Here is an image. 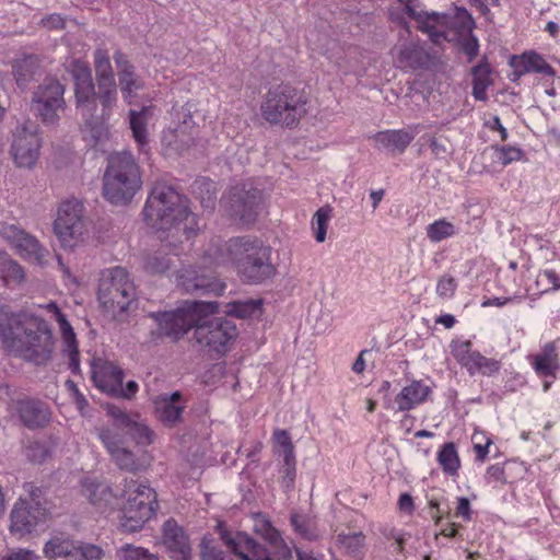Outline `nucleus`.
I'll return each mask as SVG.
<instances>
[{
    "instance_id": "nucleus-1",
    "label": "nucleus",
    "mask_w": 560,
    "mask_h": 560,
    "mask_svg": "<svg viewBox=\"0 0 560 560\" xmlns=\"http://www.w3.org/2000/svg\"><path fill=\"white\" fill-rule=\"evenodd\" d=\"M218 308L217 302L185 301L174 311L151 313L150 317L158 324V330L153 335L178 340L190 328H195L192 339L196 345L223 354L226 346L238 332L232 320L213 317Z\"/></svg>"
},
{
    "instance_id": "nucleus-2",
    "label": "nucleus",
    "mask_w": 560,
    "mask_h": 560,
    "mask_svg": "<svg viewBox=\"0 0 560 560\" xmlns=\"http://www.w3.org/2000/svg\"><path fill=\"white\" fill-rule=\"evenodd\" d=\"M82 494L100 512L119 509L120 527L129 533L141 529L158 509L154 490L136 480H126L121 494L117 495L107 483L86 478Z\"/></svg>"
},
{
    "instance_id": "nucleus-3",
    "label": "nucleus",
    "mask_w": 560,
    "mask_h": 560,
    "mask_svg": "<svg viewBox=\"0 0 560 560\" xmlns=\"http://www.w3.org/2000/svg\"><path fill=\"white\" fill-rule=\"evenodd\" d=\"M143 215L149 225L162 232L159 237L170 247L176 246V242H182L183 236L189 240L198 229L187 198L165 183H156L153 186Z\"/></svg>"
},
{
    "instance_id": "nucleus-4",
    "label": "nucleus",
    "mask_w": 560,
    "mask_h": 560,
    "mask_svg": "<svg viewBox=\"0 0 560 560\" xmlns=\"http://www.w3.org/2000/svg\"><path fill=\"white\" fill-rule=\"evenodd\" d=\"M271 247L252 236H238L224 244L213 243L205 252L203 266L232 262L249 283H261L276 275Z\"/></svg>"
},
{
    "instance_id": "nucleus-5",
    "label": "nucleus",
    "mask_w": 560,
    "mask_h": 560,
    "mask_svg": "<svg viewBox=\"0 0 560 560\" xmlns=\"http://www.w3.org/2000/svg\"><path fill=\"white\" fill-rule=\"evenodd\" d=\"M138 163L130 152L110 154L103 176V195L114 205L129 202L141 188Z\"/></svg>"
},
{
    "instance_id": "nucleus-6",
    "label": "nucleus",
    "mask_w": 560,
    "mask_h": 560,
    "mask_svg": "<svg viewBox=\"0 0 560 560\" xmlns=\"http://www.w3.org/2000/svg\"><path fill=\"white\" fill-rule=\"evenodd\" d=\"M305 104L303 91L289 84H278L265 94L260 112L262 118L271 125L293 127L305 115Z\"/></svg>"
},
{
    "instance_id": "nucleus-7",
    "label": "nucleus",
    "mask_w": 560,
    "mask_h": 560,
    "mask_svg": "<svg viewBox=\"0 0 560 560\" xmlns=\"http://www.w3.org/2000/svg\"><path fill=\"white\" fill-rule=\"evenodd\" d=\"M98 301L114 318L125 314L136 300V288L122 267L103 272L98 284Z\"/></svg>"
},
{
    "instance_id": "nucleus-8",
    "label": "nucleus",
    "mask_w": 560,
    "mask_h": 560,
    "mask_svg": "<svg viewBox=\"0 0 560 560\" xmlns=\"http://www.w3.org/2000/svg\"><path fill=\"white\" fill-rule=\"evenodd\" d=\"M16 343L18 347H13L12 353L36 364H43L50 359L55 341L48 323L40 317L32 316L24 322V330Z\"/></svg>"
},
{
    "instance_id": "nucleus-9",
    "label": "nucleus",
    "mask_w": 560,
    "mask_h": 560,
    "mask_svg": "<svg viewBox=\"0 0 560 560\" xmlns=\"http://www.w3.org/2000/svg\"><path fill=\"white\" fill-rule=\"evenodd\" d=\"M66 88L55 78H46L33 92L31 110L46 125H55L65 109Z\"/></svg>"
},
{
    "instance_id": "nucleus-10",
    "label": "nucleus",
    "mask_w": 560,
    "mask_h": 560,
    "mask_svg": "<svg viewBox=\"0 0 560 560\" xmlns=\"http://www.w3.org/2000/svg\"><path fill=\"white\" fill-rule=\"evenodd\" d=\"M70 72L74 81V94L77 107L84 119V125L94 131L98 117L96 116V92L90 67L81 61L73 60L70 63Z\"/></svg>"
},
{
    "instance_id": "nucleus-11",
    "label": "nucleus",
    "mask_w": 560,
    "mask_h": 560,
    "mask_svg": "<svg viewBox=\"0 0 560 560\" xmlns=\"http://www.w3.org/2000/svg\"><path fill=\"white\" fill-rule=\"evenodd\" d=\"M261 202V190L252 183H243L230 189L226 197V209L242 223L250 224L257 219Z\"/></svg>"
},
{
    "instance_id": "nucleus-12",
    "label": "nucleus",
    "mask_w": 560,
    "mask_h": 560,
    "mask_svg": "<svg viewBox=\"0 0 560 560\" xmlns=\"http://www.w3.org/2000/svg\"><path fill=\"white\" fill-rule=\"evenodd\" d=\"M221 539L230 550L244 560H285L291 557V552L284 545L278 548L264 546L245 533L232 535L228 532L221 533Z\"/></svg>"
},
{
    "instance_id": "nucleus-13",
    "label": "nucleus",
    "mask_w": 560,
    "mask_h": 560,
    "mask_svg": "<svg viewBox=\"0 0 560 560\" xmlns=\"http://www.w3.org/2000/svg\"><path fill=\"white\" fill-rule=\"evenodd\" d=\"M44 553L54 560H101L104 550L94 544L56 535L46 542Z\"/></svg>"
},
{
    "instance_id": "nucleus-14",
    "label": "nucleus",
    "mask_w": 560,
    "mask_h": 560,
    "mask_svg": "<svg viewBox=\"0 0 560 560\" xmlns=\"http://www.w3.org/2000/svg\"><path fill=\"white\" fill-rule=\"evenodd\" d=\"M82 215L83 203L81 201L69 200L61 203L54 230L65 247H73L77 240L82 236L84 231Z\"/></svg>"
},
{
    "instance_id": "nucleus-15",
    "label": "nucleus",
    "mask_w": 560,
    "mask_h": 560,
    "mask_svg": "<svg viewBox=\"0 0 560 560\" xmlns=\"http://www.w3.org/2000/svg\"><path fill=\"white\" fill-rule=\"evenodd\" d=\"M40 138L35 122L26 121L13 133L11 154L19 167L32 168L38 156Z\"/></svg>"
},
{
    "instance_id": "nucleus-16",
    "label": "nucleus",
    "mask_w": 560,
    "mask_h": 560,
    "mask_svg": "<svg viewBox=\"0 0 560 560\" xmlns=\"http://www.w3.org/2000/svg\"><path fill=\"white\" fill-rule=\"evenodd\" d=\"M439 25L432 31L440 34L436 42H432L435 45H440L442 42H453L457 36L465 35L472 32L475 27V21L470 13L460 7H455L452 13L439 14Z\"/></svg>"
},
{
    "instance_id": "nucleus-17",
    "label": "nucleus",
    "mask_w": 560,
    "mask_h": 560,
    "mask_svg": "<svg viewBox=\"0 0 560 560\" xmlns=\"http://www.w3.org/2000/svg\"><path fill=\"white\" fill-rule=\"evenodd\" d=\"M46 508L43 504L33 506L25 499H20L13 506L10 515V529L13 534L24 536L30 534L39 523L46 518Z\"/></svg>"
},
{
    "instance_id": "nucleus-18",
    "label": "nucleus",
    "mask_w": 560,
    "mask_h": 560,
    "mask_svg": "<svg viewBox=\"0 0 560 560\" xmlns=\"http://www.w3.org/2000/svg\"><path fill=\"white\" fill-rule=\"evenodd\" d=\"M114 60L122 98L130 105L137 97L138 92L144 89V81L137 74L135 66L122 51L116 50Z\"/></svg>"
},
{
    "instance_id": "nucleus-19",
    "label": "nucleus",
    "mask_w": 560,
    "mask_h": 560,
    "mask_svg": "<svg viewBox=\"0 0 560 560\" xmlns=\"http://www.w3.org/2000/svg\"><path fill=\"white\" fill-rule=\"evenodd\" d=\"M434 57L417 42H404L395 47V62L404 70L427 69Z\"/></svg>"
},
{
    "instance_id": "nucleus-20",
    "label": "nucleus",
    "mask_w": 560,
    "mask_h": 560,
    "mask_svg": "<svg viewBox=\"0 0 560 560\" xmlns=\"http://www.w3.org/2000/svg\"><path fill=\"white\" fill-rule=\"evenodd\" d=\"M92 381L102 392L115 396L124 380V371L113 362L102 359L91 361Z\"/></svg>"
},
{
    "instance_id": "nucleus-21",
    "label": "nucleus",
    "mask_w": 560,
    "mask_h": 560,
    "mask_svg": "<svg viewBox=\"0 0 560 560\" xmlns=\"http://www.w3.org/2000/svg\"><path fill=\"white\" fill-rule=\"evenodd\" d=\"M162 539L173 560L191 559L189 538L175 520L170 518L164 522Z\"/></svg>"
},
{
    "instance_id": "nucleus-22",
    "label": "nucleus",
    "mask_w": 560,
    "mask_h": 560,
    "mask_svg": "<svg viewBox=\"0 0 560 560\" xmlns=\"http://www.w3.org/2000/svg\"><path fill=\"white\" fill-rule=\"evenodd\" d=\"M15 408L21 422L28 429L44 428L50 421V409L40 399L30 397L19 399Z\"/></svg>"
},
{
    "instance_id": "nucleus-23",
    "label": "nucleus",
    "mask_w": 560,
    "mask_h": 560,
    "mask_svg": "<svg viewBox=\"0 0 560 560\" xmlns=\"http://www.w3.org/2000/svg\"><path fill=\"white\" fill-rule=\"evenodd\" d=\"M31 316L24 313H15L8 305H0V337L8 351L16 346V340L24 330V322Z\"/></svg>"
},
{
    "instance_id": "nucleus-24",
    "label": "nucleus",
    "mask_w": 560,
    "mask_h": 560,
    "mask_svg": "<svg viewBox=\"0 0 560 560\" xmlns=\"http://www.w3.org/2000/svg\"><path fill=\"white\" fill-rule=\"evenodd\" d=\"M50 306L54 308L56 320L59 324V328L62 335V340L65 345L63 352L67 353L68 355L69 369L71 370L72 373L77 374L80 372V360L75 335L70 323L61 313V311L57 307V305L50 304Z\"/></svg>"
},
{
    "instance_id": "nucleus-25",
    "label": "nucleus",
    "mask_w": 560,
    "mask_h": 560,
    "mask_svg": "<svg viewBox=\"0 0 560 560\" xmlns=\"http://www.w3.org/2000/svg\"><path fill=\"white\" fill-rule=\"evenodd\" d=\"M154 106H143L140 110H129V124L135 141L140 151L147 152L148 147V122L153 116Z\"/></svg>"
},
{
    "instance_id": "nucleus-26",
    "label": "nucleus",
    "mask_w": 560,
    "mask_h": 560,
    "mask_svg": "<svg viewBox=\"0 0 560 560\" xmlns=\"http://www.w3.org/2000/svg\"><path fill=\"white\" fill-rule=\"evenodd\" d=\"M180 285L188 293L205 294L217 292L219 284L211 275H198L196 271L186 270L180 277Z\"/></svg>"
},
{
    "instance_id": "nucleus-27",
    "label": "nucleus",
    "mask_w": 560,
    "mask_h": 560,
    "mask_svg": "<svg viewBox=\"0 0 560 560\" xmlns=\"http://www.w3.org/2000/svg\"><path fill=\"white\" fill-rule=\"evenodd\" d=\"M96 101L100 100L103 109L98 117V124L94 126L93 137L98 138L103 128V120L109 116L112 107L117 102V84L116 81L97 83Z\"/></svg>"
},
{
    "instance_id": "nucleus-28",
    "label": "nucleus",
    "mask_w": 560,
    "mask_h": 560,
    "mask_svg": "<svg viewBox=\"0 0 560 560\" xmlns=\"http://www.w3.org/2000/svg\"><path fill=\"white\" fill-rule=\"evenodd\" d=\"M431 388L421 381H413L406 386L396 397L399 411H408L415 406L421 404L429 396Z\"/></svg>"
},
{
    "instance_id": "nucleus-29",
    "label": "nucleus",
    "mask_w": 560,
    "mask_h": 560,
    "mask_svg": "<svg viewBox=\"0 0 560 560\" xmlns=\"http://www.w3.org/2000/svg\"><path fill=\"white\" fill-rule=\"evenodd\" d=\"M491 67L486 56L481 61L471 68L472 75V96L477 101L486 102L488 100L487 90L492 85Z\"/></svg>"
},
{
    "instance_id": "nucleus-30",
    "label": "nucleus",
    "mask_w": 560,
    "mask_h": 560,
    "mask_svg": "<svg viewBox=\"0 0 560 560\" xmlns=\"http://www.w3.org/2000/svg\"><path fill=\"white\" fill-rule=\"evenodd\" d=\"M197 133L192 130H185V126H177L163 133L162 142L171 151L183 153L194 145Z\"/></svg>"
},
{
    "instance_id": "nucleus-31",
    "label": "nucleus",
    "mask_w": 560,
    "mask_h": 560,
    "mask_svg": "<svg viewBox=\"0 0 560 560\" xmlns=\"http://www.w3.org/2000/svg\"><path fill=\"white\" fill-rule=\"evenodd\" d=\"M13 73L19 86H26L40 74V62L37 56L28 55L16 59L13 63Z\"/></svg>"
},
{
    "instance_id": "nucleus-32",
    "label": "nucleus",
    "mask_w": 560,
    "mask_h": 560,
    "mask_svg": "<svg viewBox=\"0 0 560 560\" xmlns=\"http://www.w3.org/2000/svg\"><path fill=\"white\" fill-rule=\"evenodd\" d=\"M336 545L347 556L360 559L365 551V535L362 532H341L336 535Z\"/></svg>"
},
{
    "instance_id": "nucleus-33",
    "label": "nucleus",
    "mask_w": 560,
    "mask_h": 560,
    "mask_svg": "<svg viewBox=\"0 0 560 560\" xmlns=\"http://www.w3.org/2000/svg\"><path fill=\"white\" fill-rule=\"evenodd\" d=\"M374 139L381 147L392 152H404L413 140V135L404 130H387L376 133Z\"/></svg>"
},
{
    "instance_id": "nucleus-34",
    "label": "nucleus",
    "mask_w": 560,
    "mask_h": 560,
    "mask_svg": "<svg viewBox=\"0 0 560 560\" xmlns=\"http://www.w3.org/2000/svg\"><path fill=\"white\" fill-rule=\"evenodd\" d=\"M406 13L413 19L418 24V30H420L423 33H427L431 39V42H436L440 34L435 33V31H432L436 25H439V21L443 18H439V13L432 12H424V11H417L409 2L405 5Z\"/></svg>"
},
{
    "instance_id": "nucleus-35",
    "label": "nucleus",
    "mask_w": 560,
    "mask_h": 560,
    "mask_svg": "<svg viewBox=\"0 0 560 560\" xmlns=\"http://www.w3.org/2000/svg\"><path fill=\"white\" fill-rule=\"evenodd\" d=\"M262 299L237 300L228 304L226 314L238 318H259L262 315Z\"/></svg>"
},
{
    "instance_id": "nucleus-36",
    "label": "nucleus",
    "mask_w": 560,
    "mask_h": 560,
    "mask_svg": "<svg viewBox=\"0 0 560 560\" xmlns=\"http://www.w3.org/2000/svg\"><path fill=\"white\" fill-rule=\"evenodd\" d=\"M534 368L539 375L553 376L559 368L558 354L552 342L546 343L539 354L534 357Z\"/></svg>"
},
{
    "instance_id": "nucleus-37",
    "label": "nucleus",
    "mask_w": 560,
    "mask_h": 560,
    "mask_svg": "<svg viewBox=\"0 0 560 560\" xmlns=\"http://www.w3.org/2000/svg\"><path fill=\"white\" fill-rule=\"evenodd\" d=\"M14 247L23 257L33 259L38 264H44L48 255V250L44 248L34 236L26 232L22 234Z\"/></svg>"
},
{
    "instance_id": "nucleus-38",
    "label": "nucleus",
    "mask_w": 560,
    "mask_h": 560,
    "mask_svg": "<svg viewBox=\"0 0 560 560\" xmlns=\"http://www.w3.org/2000/svg\"><path fill=\"white\" fill-rule=\"evenodd\" d=\"M138 445H149L153 442L154 433L149 429L139 415H133L122 429Z\"/></svg>"
},
{
    "instance_id": "nucleus-39",
    "label": "nucleus",
    "mask_w": 560,
    "mask_h": 560,
    "mask_svg": "<svg viewBox=\"0 0 560 560\" xmlns=\"http://www.w3.org/2000/svg\"><path fill=\"white\" fill-rule=\"evenodd\" d=\"M110 457L121 470L136 472L145 468V460L142 457H138L132 451L124 446H120L110 455Z\"/></svg>"
},
{
    "instance_id": "nucleus-40",
    "label": "nucleus",
    "mask_w": 560,
    "mask_h": 560,
    "mask_svg": "<svg viewBox=\"0 0 560 560\" xmlns=\"http://www.w3.org/2000/svg\"><path fill=\"white\" fill-rule=\"evenodd\" d=\"M254 532L268 542L271 548H278L283 545L279 532L265 515L257 514L254 517Z\"/></svg>"
},
{
    "instance_id": "nucleus-41",
    "label": "nucleus",
    "mask_w": 560,
    "mask_h": 560,
    "mask_svg": "<svg viewBox=\"0 0 560 560\" xmlns=\"http://www.w3.org/2000/svg\"><path fill=\"white\" fill-rule=\"evenodd\" d=\"M94 67L97 83L115 81L114 71L107 50L97 48L94 51Z\"/></svg>"
},
{
    "instance_id": "nucleus-42",
    "label": "nucleus",
    "mask_w": 560,
    "mask_h": 560,
    "mask_svg": "<svg viewBox=\"0 0 560 560\" xmlns=\"http://www.w3.org/2000/svg\"><path fill=\"white\" fill-rule=\"evenodd\" d=\"M294 530L305 540L313 541L318 539L319 533L316 524L310 517L300 514H292L290 517Z\"/></svg>"
},
{
    "instance_id": "nucleus-43",
    "label": "nucleus",
    "mask_w": 560,
    "mask_h": 560,
    "mask_svg": "<svg viewBox=\"0 0 560 560\" xmlns=\"http://www.w3.org/2000/svg\"><path fill=\"white\" fill-rule=\"evenodd\" d=\"M501 368L500 361L495 359L486 358L480 352H475L472 361L470 362L467 371L470 375L481 373L485 376H490L499 372Z\"/></svg>"
},
{
    "instance_id": "nucleus-44",
    "label": "nucleus",
    "mask_w": 560,
    "mask_h": 560,
    "mask_svg": "<svg viewBox=\"0 0 560 560\" xmlns=\"http://www.w3.org/2000/svg\"><path fill=\"white\" fill-rule=\"evenodd\" d=\"M438 460L443 470L451 476H454L457 472L460 465L453 443H446L442 446L438 454Z\"/></svg>"
},
{
    "instance_id": "nucleus-45",
    "label": "nucleus",
    "mask_w": 560,
    "mask_h": 560,
    "mask_svg": "<svg viewBox=\"0 0 560 560\" xmlns=\"http://www.w3.org/2000/svg\"><path fill=\"white\" fill-rule=\"evenodd\" d=\"M0 276L7 285L20 283L24 279V270L16 261L9 257H1Z\"/></svg>"
},
{
    "instance_id": "nucleus-46",
    "label": "nucleus",
    "mask_w": 560,
    "mask_h": 560,
    "mask_svg": "<svg viewBox=\"0 0 560 560\" xmlns=\"http://www.w3.org/2000/svg\"><path fill=\"white\" fill-rule=\"evenodd\" d=\"M332 209L330 206H324L319 208L313 217V231L315 240L318 243H323L326 240L328 222L331 218Z\"/></svg>"
},
{
    "instance_id": "nucleus-47",
    "label": "nucleus",
    "mask_w": 560,
    "mask_h": 560,
    "mask_svg": "<svg viewBox=\"0 0 560 560\" xmlns=\"http://www.w3.org/2000/svg\"><path fill=\"white\" fill-rule=\"evenodd\" d=\"M455 234V226L445 219L436 220L427 226V236L433 243H439Z\"/></svg>"
},
{
    "instance_id": "nucleus-48",
    "label": "nucleus",
    "mask_w": 560,
    "mask_h": 560,
    "mask_svg": "<svg viewBox=\"0 0 560 560\" xmlns=\"http://www.w3.org/2000/svg\"><path fill=\"white\" fill-rule=\"evenodd\" d=\"M156 412L164 425L173 428L182 420L183 407L159 401Z\"/></svg>"
},
{
    "instance_id": "nucleus-49",
    "label": "nucleus",
    "mask_w": 560,
    "mask_h": 560,
    "mask_svg": "<svg viewBox=\"0 0 560 560\" xmlns=\"http://www.w3.org/2000/svg\"><path fill=\"white\" fill-rule=\"evenodd\" d=\"M450 347L451 352L456 361L467 370L476 352L471 351V342L469 340H453Z\"/></svg>"
},
{
    "instance_id": "nucleus-50",
    "label": "nucleus",
    "mask_w": 560,
    "mask_h": 560,
    "mask_svg": "<svg viewBox=\"0 0 560 560\" xmlns=\"http://www.w3.org/2000/svg\"><path fill=\"white\" fill-rule=\"evenodd\" d=\"M170 265L171 261L164 253L156 252L144 256L143 268L150 273H163L170 268Z\"/></svg>"
},
{
    "instance_id": "nucleus-51",
    "label": "nucleus",
    "mask_w": 560,
    "mask_h": 560,
    "mask_svg": "<svg viewBox=\"0 0 560 560\" xmlns=\"http://www.w3.org/2000/svg\"><path fill=\"white\" fill-rule=\"evenodd\" d=\"M460 50L467 56L468 62H471L479 52V43L478 39L471 33L457 36L455 40Z\"/></svg>"
},
{
    "instance_id": "nucleus-52",
    "label": "nucleus",
    "mask_w": 560,
    "mask_h": 560,
    "mask_svg": "<svg viewBox=\"0 0 560 560\" xmlns=\"http://www.w3.org/2000/svg\"><path fill=\"white\" fill-rule=\"evenodd\" d=\"M97 436L103 443V445L106 447L109 455H112L114 452H116L120 446H122V440L120 435L116 432H114L112 429L108 428H100L96 429Z\"/></svg>"
},
{
    "instance_id": "nucleus-53",
    "label": "nucleus",
    "mask_w": 560,
    "mask_h": 560,
    "mask_svg": "<svg viewBox=\"0 0 560 560\" xmlns=\"http://www.w3.org/2000/svg\"><path fill=\"white\" fill-rule=\"evenodd\" d=\"M536 284L542 287L541 292L560 289V277L556 270L546 269L537 277Z\"/></svg>"
},
{
    "instance_id": "nucleus-54",
    "label": "nucleus",
    "mask_w": 560,
    "mask_h": 560,
    "mask_svg": "<svg viewBox=\"0 0 560 560\" xmlns=\"http://www.w3.org/2000/svg\"><path fill=\"white\" fill-rule=\"evenodd\" d=\"M121 552L124 560H160L156 555L149 552L147 549L128 544L121 548Z\"/></svg>"
},
{
    "instance_id": "nucleus-55",
    "label": "nucleus",
    "mask_w": 560,
    "mask_h": 560,
    "mask_svg": "<svg viewBox=\"0 0 560 560\" xmlns=\"http://www.w3.org/2000/svg\"><path fill=\"white\" fill-rule=\"evenodd\" d=\"M528 62L529 72L542 73L553 75L552 68L545 61V59L537 52H525Z\"/></svg>"
},
{
    "instance_id": "nucleus-56",
    "label": "nucleus",
    "mask_w": 560,
    "mask_h": 560,
    "mask_svg": "<svg viewBox=\"0 0 560 560\" xmlns=\"http://www.w3.org/2000/svg\"><path fill=\"white\" fill-rule=\"evenodd\" d=\"M273 440L282 448L279 451L280 456L294 455V445L291 441V436L287 430L276 429L273 431Z\"/></svg>"
},
{
    "instance_id": "nucleus-57",
    "label": "nucleus",
    "mask_w": 560,
    "mask_h": 560,
    "mask_svg": "<svg viewBox=\"0 0 560 560\" xmlns=\"http://www.w3.org/2000/svg\"><path fill=\"white\" fill-rule=\"evenodd\" d=\"M493 149L497 152V159L503 164L508 165L514 161H520L523 156V152L521 149L516 147H499L495 145Z\"/></svg>"
},
{
    "instance_id": "nucleus-58",
    "label": "nucleus",
    "mask_w": 560,
    "mask_h": 560,
    "mask_svg": "<svg viewBox=\"0 0 560 560\" xmlns=\"http://www.w3.org/2000/svg\"><path fill=\"white\" fill-rule=\"evenodd\" d=\"M25 455L31 462L40 464L49 456V448L42 442H32L27 445Z\"/></svg>"
},
{
    "instance_id": "nucleus-59",
    "label": "nucleus",
    "mask_w": 560,
    "mask_h": 560,
    "mask_svg": "<svg viewBox=\"0 0 560 560\" xmlns=\"http://www.w3.org/2000/svg\"><path fill=\"white\" fill-rule=\"evenodd\" d=\"M200 547L201 560H230L229 555H226L222 549L218 548L217 546H212L205 539L202 540Z\"/></svg>"
},
{
    "instance_id": "nucleus-60",
    "label": "nucleus",
    "mask_w": 560,
    "mask_h": 560,
    "mask_svg": "<svg viewBox=\"0 0 560 560\" xmlns=\"http://www.w3.org/2000/svg\"><path fill=\"white\" fill-rule=\"evenodd\" d=\"M457 282L451 276H443L436 284V293L441 298H452L456 291Z\"/></svg>"
},
{
    "instance_id": "nucleus-61",
    "label": "nucleus",
    "mask_w": 560,
    "mask_h": 560,
    "mask_svg": "<svg viewBox=\"0 0 560 560\" xmlns=\"http://www.w3.org/2000/svg\"><path fill=\"white\" fill-rule=\"evenodd\" d=\"M24 232L15 224L0 223V235L13 246L16 245Z\"/></svg>"
},
{
    "instance_id": "nucleus-62",
    "label": "nucleus",
    "mask_w": 560,
    "mask_h": 560,
    "mask_svg": "<svg viewBox=\"0 0 560 560\" xmlns=\"http://www.w3.org/2000/svg\"><path fill=\"white\" fill-rule=\"evenodd\" d=\"M295 455L283 456L282 477L287 487L293 485L295 479Z\"/></svg>"
},
{
    "instance_id": "nucleus-63",
    "label": "nucleus",
    "mask_w": 560,
    "mask_h": 560,
    "mask_svg": "<svg viewBox=\"0 0 560 560\" xmlns=\"http://www.w3.org/2000/svg\"><path fill=\"white\" fill-rule=\"evenodd\" d=\"M107 413L114 419L115 427H117L120 430H122L124 427L128 424V421H130L131 417L133 416L127 413L121 408L115 405L107 406Z\"/></svg>"
},
{
    "instance_id": "nucleus-64",
    "label": "nucleus",
    "mask_w": 560,
    "mask_h": 560,
    "mask_svg": "<svg viewBox=\"0 0 560 560\" xmlns=\"http://www.w3.org/2000/svg\"><path fill=\"white\" fill-rule=\"evenodd\" d=\"M528 62L525 52L520 57H512L511 67L513 68V81H516L521 75L529 72Z\"/></svg>"
}]
</instances>
